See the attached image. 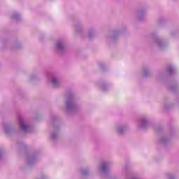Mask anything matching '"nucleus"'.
Returning <instances> with one entry per match:
<instances>
[{
	"label": "nucleus",
	"instance_id": "20e7f679",
	"mask_svg": "<svg viewBox=\"0 0 179 179\" xmlns=\"http://www.w3.org/2000/svg\"><path fill=\"white\" fill-rule=\"evenodd\" d=\"M102 170H104V167H102Z\"/></svg>",
	"mask_w": 179,
	"mask_h": 179
},
{
	"label": "nucleus",
	"instance_id": "f03ea898",
	"mask_svg": "<svg viewBox=\"0 0 179 179\" xmlns=\"http://www.w3.org/2000/svg\"><path fill=\"white\" fill-rule=\"evenodd\" d=\"M22 129H26V125L24 124H21Z\"/></svg>",
	"mask_w": 179,
	"mask_h": 179
},
{
	"label": "nucleus",
	"instance_id": "f257e3e1",
	"mask_svg": "<svg viewBox=\"0 0 179 179\" xmlns=\"http://www.w3.org/2000/svg\"><path fill=\"white\" fill-rule=\"evenodd\" d=\"M52 83H53V85L55 86L56 85L58 84V81L57 80H54Z\"/></svg>",
	"mask_w": 179,
	"mask_h": 179
},
{
	"label": "nucleus",
	"instance_id": "7ed1b4c3",
	"mask_svg": "<svg viewBox=\"0 0 179 179\" xmlns=\"http://www.w3.org/2000/svg\"><path fill=\"white\" fill-rule=\"evenodd\" d=\"M58 48H59V45H57Z\"/></svg>",
	"mask_w": 179,
	"mask_h": 179
}]
</instances>
